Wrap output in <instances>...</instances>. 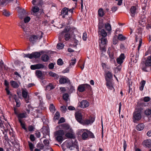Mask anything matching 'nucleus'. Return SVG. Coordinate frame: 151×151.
<instances>
[{
  "label": "nucleus",
  "mask_w": 151,
  "mask_h": 151,
  "mask_svg": "<svg viewBox=\"0 0 151 151\" xmlns=\"http://www.w3.org/2000/svg\"><path fill=\"white\" fill-rule=\"evenodd\" d=\"M75 29V28L72 27H65L60 35L59 38V40L62 42L69 40L71 37L70 34L73 32V31Z\"/></svg>",
  "instance_id": "1"
},
{
  "label": "nucleus",
  "mask_w": 151,
  "mask_h": 151,
  "mask_svg": "<svg viewBox=\"0 0 151 151\" xmlns=\"http://www.w3.org/2000/svg\"><path fill=\"white\" fill-rule=\"evenodd\" d=\"M151 55L145 58V63L142 65L141 68L145 72H149L151 70Z\"/></svg>",
  "instance_id": "2"
},
{
  "label": "nucleus",
  "mask_w": 151,
  "mask_h": 151,
  "mask_svg": "<svg viewBox=\"0 0 151 151\" xmlns=\"http://www.w3.org/2000/svg\"><path fill=\"white\" fill-rule=\"evenodd\" d=\"M142 109L141 108L136 109L133 114V122L135 123L139 121L142 118L141 112Z\"/></svg>",
  "instance_id": "3"
},
{
  "label": "nucleus",
  "mask_w": 151,
  "mask_h": 151,
  "mask_svg": "<svg viewBox=\"0 0 151 151\" xmlns=\"http://www.w3.org/2000/svg\"><path fill=\"white\" fill-rule=\"evenodd\" d=\"M83 133L81 135V137L83 140H86L88 139L94 138V136L93 134L87 129H83L81 130Z\"/></svg>",
  "instance_id": "4"
},
{
  "label": "nucleus",
  "mask_w": 151,
  "mask_h": 151,
  "mask_svg": "<svg viewBox=\"0 0 151 151\" xmlns=\"http://www.w3.org/2000/svg\"><path fill=\"white\" fill-rule=\"evenodd\" d=\"M74 140V141H73L71 140L67 142L66 147L72 150L73 149L72 148V147H76L77 150H78V147L77 145L78 143L76 139H75Z\"/></svg>",
  "instance_id": "5"
},
{
  "label": "nucleus",
  "mask_w": 151,
  "mask_h": 151,
  "mask_svg": "<svg viewBox=\"0 0 151 151\" xmlns=\"http://www.w3.org/2000/svg\"><path fill=\"white\" fill-rule=\"evenodd\" d=\"M91 87L90 85L88 84H82L80 85L78 87V90L80 92H83L86 89H89Z\"/></svg>",
  "instance_id": "6"
},
{
  "label": "nucleus",
  "mask_w": 151,
  "mask_h": 151,
  "mask_svg": "<svg viewBox=\"0 0 151 151\" xmlns=\"http://www.w3.org/2000/svg\"><path fill=\"white\" fill-rule=\"evenodd\" d=\"M94 118L93 117L89 118L88 119H83L81 124L83 125H88L92 123L94 121Z\"/></svg>",
  "instance_id": "7"
},
{
  "label": "nucleus",
  "mask_w": 151,
  "mask_h": 151,
  "mask_svg": "<svg viewBox=\"0 0 151 151\" xmlns=\"http://www.w3.org/2000/svg\"><path fill=\"white\" fill-rule=\"evenodd\" d=\"M45 67L44 65L42 64L38 63L30 66V68L32 70H35L37 69L43 68Z\"/></svg>",
  "instance_id": "8"
},
{
  "label": "nucleus",
  "mask_w": 151,
  "mask_h": 151,
  "mask_svg": "<svg viewBox=\"0 0 151 151\" xmlns=\"http://www.w3.org/2000/svg\"><path fill=\"white\" fill-rule=\"evenodd\" d=\"M142 145L144 147L149 148L151 147V140L147 139L143 141L142 142Z\"/></svg>",
  "instance_id": "9"
},
{
  "label": "nucleus",
  "mask_w": 151,
  "mask_h": 151,
  "mask_svg": "<svg viewBox=\"0 0 151 151\" xmlns=\"http://www.w3.org/2000/svg\"><path fill=\"white\" fill-rule=\"evenodd\" d=\"M75 118L76 120L80 124L83 120L82 114L79 112H76L75 114Z\"/></svg>",
  "instance_id": "10"
},
{
  "label": "nucleus",
  "mask_w": 151,
  "mask_h": 151,
  "mask_svg": "<svg viewBox=\"0 0 151 151\" xmlns=\"http://www.w3.org/2000/svg\"><path fill=\"white\" fill-rule=\"evenodd\" d=\"M124 55L123 53L121 54L119 57L116 59L117 63L120 65H121L123 63V60H124Z\"/></svg>",
  "instance_id": "11"
},
{
  "label": "nucleus",
  "mask_w": 151,
  "mask_h": 151,
  "mask_svg": "<svg viewBox=\"0 0 151 151\" xmlns=\"http://www.w3.org/2000/svg\"><path fill=\"white\" fill-rule=\"evenodd\" d=\"M89 102L86 100H83L82 101L80 104V106L81 108H84L88 107L89 106Z\"/></svg>",
  "instance_id": "12"
},
{
  "label": "nucleus",
  "mask_w": 151,
  "mask_h": 151,
  "mask_svg": "<svg viewBox=\"0 0 151 151\" xmlns=\"http://www.w3.org/2000/svg\"><path fill=\"white\" fill-rule=\"evenodd\" d=\"M137 9V7L135 6H132L131 7L130 9V14L132 17H134L135 16Z\"/></svg>",
  "instance_id": "13"
},
{
  "label": "nucleus",
  "mask_w": 151,
  "mask_h": 151,
  "mask_svg": "<svg viewBox=\"0 0 151 151\" xmlns=\"http://www.w3.org/2000/svg\"><path fill=\"white\" fill-rule=\"evenodd\" d=\"M59 83L61 84H64L70 82L69 80L67 77H62L60 79Z\"/></svg>",
  "instance_id": "14"
},
{
  "label": "nucleus",
  "mask_w": 151,
  "mask_h": 151,
  "mask_svg": "<svg viewBox=\"0 0 151 151\" xmlns=\"http://www.w3.org/2000/svg\"><path fill=\"white\" fill-rule=\"evenodd\" d=\"M59 127L60 129L65 130H68L70 129L69 125L66 123L60 125Z\"/></svg>",
  "instance_id": "15"
},
{
  "label": "nucleus",
  "mask_w": 151,
  "mask_h": 151,
  "mask_svg": "<svg viewBox=\"0 0 151 151\" xmlns=\"http://www.w3.org/2000/svg\"><path fill=\"white\" fill-rule=\"evenodd\" d=\"M68 12V8L65 7L63 8L61 11V15H62L63 18H65V15H67Z\"/></svg>",
  "instance_id": "16"
},
{
  "label": "nucleus",
  "mask_w": 151,
  "mask_h": 151,
  "mask_svg": "<svg viewBox=\"0 0 151 151\" xmlns=\"http://www.w3.org/2000/svg\"><path fill=\"white\" fill-rule=\"evenodd\" d=\"M99 35L100 36H102V37H105L107 36V32L104 29H101V30H99L98 31Z\"/></svg>",
  "instance_id": "17"
},
{
  "label": "nucleus",
  "mask_w": 151,
  "mask_h": 151,
  "mask_svg": "<svg viewBox=\"0 0 151 151\" xmlns=\"http://www.w3.org/2000/svg\"><path fill=\"white\" fill-rule=\"evenodd\" d=\"M99 45L101 44V45H104L106 44L107 40L105 37H102L100 39H99Z\"/></svg>",
  "instance_id": "18"
},
{
  "label": "nucleus",
  "mask_w": 151,
  "mask_h": 151,
  "mask_svg": "<svg viewBox=\"0 0 151 151\" xmlns=\"http://www.w3.org/2000/svg\"><path fill=\"white\" fill-rule=\"evenodd\" d=\"M27 116V115L26 113H21L18 115L17 117L19 122V120L22 121V119L26 118Z\"/></svg>",
  "instance_id": "19"
},
{
  "label": "nucleus",
  "mask_w": 151,
  "mask_h": 151,
  "mask_svg": "<svg viewBox=\"0 0 151 151\" xmlns=\"http://www.w3.org/2000/svg\"><path fill=\"white\" fill-rule=\"evenodd\" d=\"M106 80L107 81L106 83V85L108 88L111 90H112L113 87L112 86V84L111 82L107 78H106Z\"/></svg>",
  "instance_id": "20"
},
{
  "label": "nucleus",
  "mask_w": 151,
  "mask_h": 151,
  "mask_svg": "<svg viewBox=\"0 0 151 151\" xmlns=\"http://www.w3.org/2000/svg\"><path fill=\"white\" fill-rule=\"evenodd\" d=\"M10 83L12 86L14 88H17L19 86L17 82L14 81H11Z\"/></svg>",
  "instance_id": "21"
},
{
  "label": "nucleus",
  "mask_w": 151,
  "mask_h": 151,
  "mask_svg": "<svg viewBox=\"0 0 151 151\" xmlns=\"http://www.w3.org/2000/svg\"><path fill=\"white\" fill-rule=\"evenodd\" d=\"M31 55L32 58H37L40 57V54L39 52H34L31 53Z\"/></svg>",
  "instance_id": "22"
},
{
  "label": "nucleus",
  "mask_w": 151,
  "mask_h": 151,
  "mask_svg": "<svg viewBox=\"0 0 151 151\" xmlns=\"http://www.w3.org/2000/svg\"><path fill=\"white\" fill-rule=\"evenodd\" d=\"M145 125L143 124H138L136 127V129L138 131H140L142 130L144 128Z\"/></svg>",
  "instance_id": "23"
},
{
  "label": "nucleus",
  "mask_w": 151,
  "mask_h": 151,
  "mask_svg": "<svg viewBox=\"0 0 151 151\" xmlns=\"http://www.w3.org/2000/svg\"><path fill=\"white\" fill-rule=\"evenodd\" d=\"M25 14V10L24 9H20V12L19 13V17L20 19H22Z\"/></svg>",
  "instance_id": "24"
},
{
  "label": "nucleus",
  "mask_w": 151,
  "mask_h": 151,
  "mask_svg": "<svg viewBox=\"0 0 151 151\" xmlns=\"http://www.w3.org/2000/svg\"><path fill=\"white\" fill-rule=\"evenodd\" d=\"M65 136L68 138L73 139L74 140L75 139V137L74 134L71 133L70 132H68L66 133L65 135Z\"/></svg>",
  "instance_id": "25"
},
{
  "label": "nucleus",
  "mask_w": 151,
  "mask_h": 151,
  "mask_svg": "<svg viewBox=\"0 0 151 151\" xmlns=\"http://www.w3.org/2000/svg\"><path fill=\"white\" fill-rule=\"evenodd\" d=\"M98 15L101 17H103L104 15V12L102 8L99 9L98 12Z\"/></svg>",
  "instance_id": "26"
},
{
  "label": "nucleus",
  "mask_w": 151,
  "mask_h": 151,
  "mask_svg": "<svg viewBox=\"0 0 151 151\" xmlns=\"http://www.w3.org/2000/svg\"><path fill=\"white\" fill-rule=\"evenodd\" d=\"M49 74L50 76L54 78L55 79H58L59 77L58 74L51 71L49 73Z\"/></svg>",
  "instance_id": "27"
},
{
  "label": "nucleus",
  "mask_w": 151,
  "mask_h": 151,
  "mask_svg": "<svg viewBox=\"0 0 151 151\" xmlns=\"http://www.w3.org/2000/svg\"><path fill=\"white\" fill-rule=\"evenodd\" d=\"M22 94L23 97L24 99H26L28 96V92L26 89H22Z\"/></svg>",
  "instance_id": "28"
},
{
  "label": "nucleus",
  "mask_w": 151,
  "mask_h": 151,
  "mask_svg": "<svg viewBox=\"0 0 151 151\" xmlns=\"http://www.w3.org/2000/svg\"><path fill=\"white\" fill-rule=\"evenodd\" d=\"M36 76L38 78H40L43 75L42 72L39 70H37L35 72Z\"/></svg>",
  "instance_id": "29"
},
{
  "label": "nucleus",
  "mask_w": 151,
  "mask_h": 151,
  "mask_svg": "<svg viewBox=\"0 0 151 151\" xmlns=\"http://www.w3.org/2000/svg\"><path fill=\"white\" fill-rule=\"evenodd\" d=\"M49 130L47 127H43L42 131V132L44 134L47 135L49 133Z\"/></svg>",
  "instance_id": "30"
},
{
  "label": "nucleus",
  "mask_w": 151,
  "mask_h": 151,
  "mask_svg": "<svg viewBox=\"0 0 151 151\" xmlns=\"http://www.w3.org/2000/svg\"><path fill=\"white\" fill-rule=\"evenodd\" d=\"M145 19L144 18L141 17L139 20L138 22L139 24L143 26L145 23Z\"/></svg>",
  "instance_id": "31"
},
{
  "label": "nucleus",
  "mask_w": 151,
  "mask_h": 151,
  "mask_svg": "<svg viewBox=\"0 0 151 151\" xmlns=\"http://www.w3.org/2000/svg\"><path fill=\"white\" fill-rule=\"evenodd\" d=\"M145 83V81L143 80L140 83V86L139 87V89L140 91H142L143 90Z\"/></svg>",
  "instance_id": "32"
},
{
  "label": "nucleus",
  "mask_w": 151,
  "mask_h": 151,
  "mask_svg": "<svg viewBox=\"0 0 151 151\" xmlns=\"http://www.w3.org/2000/svg\"><path fill=\"white\" fill-rule=\"evenodd\" d=\"M65 134V132L63 130H59L56 132L55 134L56 135H62L63 136Z\"/></svg>",
  "instance_id": "33"
},
{
  "label": "nucleus",
  "mask_w": 151,
  "mask_h": 151,
  "mask_svg": "<svg viewBox=\"0 0 151 151\" xmlns=\"http://www.w3.org/2000/svg\"><path fill=\"white\" fill-rule=\"evenodd\" d=\"M49 57L47 55H44L42 56L41 60L43 61L47 62L49 60Z\"/></svg>",
  "instance_id": "34"
},
{
  "label": "nucleus",
  "mask_w": 151,
  "mask_h": 151,
  "mask_svg": "<svg viewBox=\"0 0 151 151\" xmlns=\"http://www.w3.org/2000/svg\"><path fill=\"white\" fill-rule=\"evenodd\" d=\"M55 88V86L53 85L51 83H50L46 86V90H50L54 89Z\"/></svg>",
  "instance_id": "35"
},
{
  "label": "nucleus",
  "mask_w": 151,
  "mask_h": 151,
  "mask_svg": "<svg viewBox=\"0 0 151 151\" xmlns=\"http://www.w3.org/2000/svg\"><path fill=\"white\" fill-rule=\"evenodd\" d=\"M37 39V36L33 35L30 36L29 38V40L32 42H33L34 41L36 40Z\"/></svg>",
  "instance_id": "36"
},
{
  "label": "nucleus",
  "mask_w": 151,
  "mask_h": 151,
  "mask_svg": "<svg viewBox=\"0 0 151 151\" xmlns=\"http://www.w3.org/2000/svg\"><path fill=\"white\" fill-rule=\"evenodd\" d=\"M118 38L119 40L124 41L127 39V38L122 34H119L118 36Z\"/></svg>",
  "instance_id": "37"
},
{
  "label": "nucleus",
  "mask_w": 151,
  "mask_h": 151,
  "mask_svg": "<svg viewBox=\"0 0 151 151\" xmlns=\"http://www.w3.org/2000/svg\"><path fill=\"white\" fill-rule=\"evenodd\" d=\"M60 113L58 111H57L56 112L53 119L55 120H58L60 118Z\"/></svg>",
  "instance_id": "38"
},
{
  "label": "nucleus",
  "mask_w": 151,
  "mask_h": 151,
  "mask_svg": "<svg viewBox=\"0 0 151 151\" xmlns=\"http://www.w3.org/2000/svg\"><path fill=\"white\" fill-rule=\"evenodd\" d=\"M56 138V140L59 142H62L63 140V137L62 135H57Z\"/></svg>",
  "instance_id": "39"
},
{
  "label": "nucleus",
  "mask_w": 151,
  "mask_h": 151,
  "mask_svg": "<svg viewBox=\"0 0 151 151\" xmlns=\"http://www.w3.org/2000/svg\"><path fill=\"white\" fill-rule=\"evenodd\" d=\"M68 88L69 90L68 93H72L75 91L74 87L71 85Z\"/></svg>",
  "instance_id": "40"
},
{
  "label": "nucleus",
  "mask_w": 151,
  "mask_h": 151,
  "mask_svg": "<svg viewBox=\"0 0 151 151\" xmlns=\"http://www.w3.org/2000/svg\"><path fill=\"white\" fill-rule=\"evenodd\" d=\"M50 111L52 113H54L55 111V107L53 104H52L50 105Z\"/></svg>",
  "instance_id": "41"
},
{
  "label": "nucleus",
  "mask_w": 151,
  "mask_h": 151,
  "mask_svg": "<svg viewBox=\"0 0 151 151\" xmlns=\"http://www.w3.org/2000/svg\"><path fill=\"white\" fill-rule=\"evenodd\" d=\"M78 65L82 70L84 68V63H83L82 61L79 60L78 63Z\"/></svg>",
  "instance_id": "42"
},
{
  "label": "nucleus",
  "mask_w": 151,
  "mask_h": 151,
  "mask_svg": "<svg viewBox=\"0 0 151 151\" xmlns=\"http://www.w3.org/2000/svg\"><path fill=\"white\" fill-rule=\"evenodd\" d=\"M106 78H107V79L108 78L109 79H110L112 78L113 74L112 73H111V72L109 71H108L106 73Z\"/></svg>",
  "instance_id": "43"
},
{
  "label": "nucleus",
  "mask_w": 151,
  "mask_h": 151,
  "mask_svg": "<svg viewBox=\"0 0 151 151\" xmlns=\"http://www.w3.org/2000/svg\"><path fill=\"white\" fill-rule=\"evenodd\" d=\"M19 122L20 123V125L22 128L24 129L26 131H27V129L25 127L24 123H23L22 121H21L20 120L19 121Z\"/></svg>",
  "instance_id": "44"
},
{
  "label": "nucleus",
  "mask_w": 151,
  "mask_h": 151,
  "mask_svg": "<svg viewBox=\"0 0 151 151\" xmlns=\"http://www.w3.org/2000/svg\"><path fill=\"white\" fill-rule=\"evenodd\" d=\"M145 114L147 116H149L151 115V110L150 109H147L144 111Z\"/></svg>",
  "instance_id": "45"
},
{
  "label": "nucleus",
  "mask_w": 151,
  "mask_h": 151,
  "mask_svg": "<svg viewBox=\"0 0 151 151\" xmlns=\"http://www.w3.org/2000/svg\"><path fill=\"white\" fill-rule=\"evenodd\" d=\"M64 46V45L63 43H60L57 44V47L58 49H62L63 48Z\"/></svg>",
  "instance_id": "46"
},
{
  "label": "nucleus",
  "mask_w": 151,
  "mask_h": 151,
  "mask_svg": "<svg viewBox=\"0 0 151 151\" xmlns=\"http://www.w3.org/2000/svg\"><path fill=\"white\" fill-rule=\"evenodd\" d=\"M37 147L40 150H42L44 148V146L42 143H39L37 144Z\"/></svg>",
  "instance_id": "47"
},
{
  "label": "nucleus",
  "mask_w": 151,
  "mask_h": 151,
  "mask_svg": "<svg viewBox=\"0 0 151 151\" xmlns=\"http://www.w3.org/2000/svg\"><path fill=\"white\" fill-rule=\"evenodd\" d=\"M39 7L37 6L34 7L32 9V11L34 13H35L38 12L39 11Z\"/></svg>",
  "instance_id": "48"
},
{
  "label": "nucleus",
  "mask_w": 151,
  "mask_h": 151,
  "mask_svg": "<svg viewBox=\"0 0 151 151\" xmlns=\"http://www.w3.org/2000/svg\"><path fill=\"white\" fill-rule=\"evenodd\" d=\"M105 27L106 29L108 31H109L111 29V26L109 23L106 24L105 25Z\"/></svg>",
  "instance_id": "49"
},
{
  "label": "nucleus",
  "mask_w": 151,
  "mask_h": 151,
  "mask_svg": "<svg viewBox=\"0 0 151 151\" xmlns=\"http://www.w3.org/2000/svg\"><path fill=\"white\" fill-rule=\"evenodd\" d=\"M3 14L4 15L7 17H9L10 15V14L9 12L5 10H4V12H3Z\"/></svg>",
  "instance_id": "50"
},
{
  "label": "nucleus",
  "mask_w": 151,
  "mask_h": 151,
  "mask_svg": "<svg viewBox=\"0 0 151 151\" xmlns=\"http://www.w3.org/2000/svg\"><path fill=\"white\" fill-rule=\"evenodd\" d=\"M69 95L67 93H65L63 95V99L65 101H67Z\"/></svg>",
  "instance_id": "51"
},
{
  "label": "nucleus",
  "mask_w": 151,
  "mask_h": 151,
  "mask_svg": "<svg viewBox=\"0 0 151 151\" xmlns=\"http://www.w3.org/2000/svg\"><path fill=\"white\" fill-rule=\"evenodd\" d=\"M43 142L45 146L47 147L49 146V141L48 139H45Z\"/></svg>",
  "instance_id": "52"
},
{
  "label": "nucleus",
  "mask_w": 151,
  "mask_h": 151,
  "mask_svg": "<svg viewBox=\"0 0 151 151\" xmlns=\"http://www.w3.org/2000/svg\"><path fill=\"white\" fill-rule=\"evenodd\" d=\"M29 146L30 150L32 151L34 148V145L32 143L29 142Z\"/></svg>",
  "instance_id": "53"
},
{
  "label": "nucleus",
  "mask_w": 151,
  "mask_h": 151,
  "mask_svg": "<svg viewBox=\"0 0 151 151\" xmlns=\"http://www.w3.org/2000/svg\"><path fill=\"white\" fill-rule=\"evenodd\" d=\"M139 44L138 46V50L139 51L140 48L142 44V40L141 38H139Z\"/></svg>",
  "instance_id": "54"
},
{
  "label": "nucleus",
  "mask_w": 151,
  "mask_h": 151,
  "mask_svg": "<svg viewBox=\"0 0 151 151\" xmlns=\"http://www.w3.org/2000/svg\"><path fill=\"white\" fill-rule=\"evenodd\" d=\"M87 38V34L86 32H84L83 33V36L82 37L83 40L84 41H86Z\"/></svg>",
  "instance_id": "55"
},
{
  "label": "nucleus",
  "mask_w": 151,
  "mask_h": 151,
  "mask_svg": "<svg viewBox=\"0 0 151 151\" xmlns=\"http://www.w3.org/2000/svg\"><path fill=\"white\" fill-rule=\"evenodd\" d=\"M98 26L99 30H101V29H102L104 27V24L102 22H99V23Z\"/></svg>",
  "instance_id": "56"
},
{
  "label": "nucleus",
  "mask_w": 151,
  "mask_h": 151,
  "mask_svg": "<svg viewBox=\"0 0 151 151\" xmlns=\"http://www.w3.org/2000/svg\"><path fill=\"white\" fill-rule=\"evenodd\" d=\"M57 63L58 65H61L63 64V62L61 58H59L57 60Z\"/></svg>",
  "instance_id": "57"
},
{
  "label": "nucleus",
  "mask_w": 151,
  "mask_h": 151,
  "mask_svg": "<svg viewBox=\"0 0 151 151\" xmlns=\"http://www.w3.org/2000/svg\"><path fill=\"white\" fill-rule=\"evenodd\" d=\"M60 110L62 112L65 113L67 109L65 106H62L60 107Z\"/></svg>",
  "instance_id": "58"
},
{
  "label": "nucleus",
  "mask_w": 151,
  "mask_h": 151,
  "mask_svg": "<svg viewBox=\"0 0 151 151\" xmlns=\"http://www.w3.org/2000/svg\"><path fill=\"white\" fill-rule=\"evenodd\" d=\"M35 127L32 125H29L28 127V129L29 132H31L34 130Z\"/></svg>",
  "instance_id": "59"
},
{
  "label": "nucleus",
  "mask_w": 151,
  "mask_h": 151,
  "mask_svg": "<svg viewBox=\"0 0 151 151\" xmlns=\"http://www.w3.org/2000/svg\"><path fill=\"white\" fill-rule=\"evenodd\" d=\"M20 26H21V28L23 29L24 32H27L28 31L27 30L28 29V28H27L26 27H25V26H24V23H23Z\"/></svg>",
  "instance_id": "60"
},
{
  "label": "nucleus",
  "mask_w": 151,
  "mask_h": 151,
  "mask_svg": "<svg viewBox=\"0 0 151 151\" xmlns=\"http://www.w3.org/2000/svg\"><path fill=\"white\" fill-rule=\"evenodd\" d=\"M30 18L29 17H26L24 19V21L25 23H27L30 21Z\"/></svg>",
  "instance_id": "61"
},
{
  "label": "nucleus",
  "mask_w": 151,
  "mask_h": 151,
  "mask_svg": "<svg viewBox=\"0 0 151 151\" xmlns=\"http://www.w3.org/2000/svg\"><path fill=\"white\" fill-rule=\"evenodd\" d=\"M65 122V120L63 117H61L58 122V124H60L64 122Z\"/></svg>",
  "instance_id": "62"
},
{
  "label": "nucleus",
  "mask_w": 151,
  "mask_h": 151,
  "mask_svg": "<svg viewBox=\"0 0 151 151\" xmlns=\"http://www.w3.org/2000/svg\"><path fill=\"white\" fill-rule=\"evenodd\" d=\"M150 98L148 96L145 97L143 99V101L145 102H147L149 101L150 100Z\"/></svg>",
  "instance_id": "63"
},
{
  "label": "nucleus",
  "mask_w": 151,
  "mask_h": 151,
  "mask_svg": "<svg viewBox=\"0 0 151 151\" xmlns=\"http://www.w3.org/2000/svg\"><path fill=\"white\" fill-rule=\"evenodd\" d=\"M117 9L118 8L116 6H113L111 8V11L112 12V13L114 12L117 10Z\"/></svg>",
  "instance_id": "64"
}]
</instances>
